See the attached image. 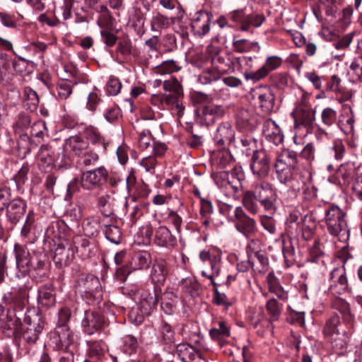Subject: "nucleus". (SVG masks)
I'll return each instance as SVG.
<instances>
[{
  "instance_id": "nucleus-1",
  "label": "nucleus",
  "mask_w": 362,
  "mask_h": 362,
  "mask_svg": "<svg viewBox=\"0 0 362 362\" xmlns=\"http://www.w3.org/2000/svg\"><path fill=\"white\" fill-rule=\"evenodd\" d=\"M108 177V171L104 166L83 171L79 177L74 178L68 184L66 196L71 197L81 189L93 191L101 188L106 183Z\"/></svg>"
},
{
  "instance_id": "nucleus-2",
  "label": "nucleus",
  "mask_w": 362,
  "mask_h": 362,
  "mask_svg": "<svg viewBox=\"0 0 362 362\" xmlns=\"http://www.w3.org/2000/svg\"><path fill=\"white\" fill-rule=\"evenodd\" d=\"M328 233L338 237L340 241H346L349 238L346 213L335 204L327 206L325 209L323 219Z\"/></svg>"
},
{
  "instance_id": "nucleus-3",
  "label": "nucleus",
  "mask_w": 362,
  "mask_h": 362,
  "mask_svg": "<svg viewBox=\"0 0 362 362\" xmlns=\"http://www.w3.org/2000/svg\"><path fill=\"white\" fill-rule=\"evenodd\" d=\"M194 100L202 104L197 110V120L202 124H212L226 113L225 108L221 105H214L213 98L208 95L197 93L194 95Z\"/></svg>"
},
{
  "instance_id": "nucleus-4",
  "label": "nucleus",
  "mask_w": 362,
  "mask_h": 362,
  "mask_svg": "<svg viewBox=\"0 0 362 362\" xmlns=\"http://www.w3.org/2000/svg\"><path fill=\"white\" fill-rule=\"evenodd\" d=\"M12 308L8 309L5 317L0 319V329L7 337L16 334L21 326V315L24 308V301L20 296H16L11 298Z\"/></svg>"
},
{
  "instance_id": "nucleus-5",
  "label": "nucleus",
  "mask_w": 362,
  "mask_h": 362,
  "mask_svg": "<svg viewBox=\"0 0 362 362\" xmlns=\"http://www.w3.org/2000/svg\"><path fill=\"white\" fill-rule=\"evenodd\" d=\"M37 165L41 171H49L57 161L65 164L68 161V156L63 152L62 148L57 147L54 142L43 144L40 146L37 153Z\"/></svg>"
},
{
  "instance_id": "nucleus-6",
  "label": "nucleus",
  "mask_w": 362,
  "mask_h": 362,
  "mask_svg": "<svg viewBox=\"0 0 362 362\" xmlns=\"http://www.w3.org/2000/svg\"><path fill=\"white\" fill-rule=\"evenodd\" d=\"M25 328L22 333L25 345L28 348L35 345L45 328V320L42 317L36 313L25 315Z\"/></svg>"
},
{
  "instance_id": "nucleus-7",
  "label": "nucleus",
  "mask_w": 362,
  "mask_h": 362,
  "mask_svg": "<svg viewBox=\"0 0 362 362\" xmlns=\"http://www.w3.org/2000/svg\"><path fill=\"white\" fill-rule=\"evenodd\" d=\"M31 123L30 116L22 112L18 115L16 121L13 124L14 132L20 135L18 148L23 156L30 152V138L27 134H23V132L30 129Z\"/></svg>"
},
{
  "instance_id": "nucleus-8",
  "label": "nucleus",
  "mask_w": 362,
  "mask_h": 362,
  "mask_svg": "<svg viewBox=\"0 0 362 362\" xmlns=\"http://www.w3.org/2000/svg\"><path fill=\"white\" fill-rule=\"evenodd\" d=\"M272 156L264 149L253 151L250 161L252 173L259 179L269 175L271 167Z\"/></svg>"
},
{
  "instance_id": "nucleus-9",
  "label": "nucleus",
  "mask_w": 362,
  "mask_h": 362,
  "mask_svg": "<svg viewBox=\"0 0 362 362\" xmlns=\"http://www.w3.org/2000/svg\"><path fill=\"white\" fill-rule=\"evenodd\" d=\"M345 262L341 267H336L329 274V291L334 296L342 295L351 291L346 276Z\"/></svg>"
},
{
  "instance_id": "nucleus-10",
  "label": "nucleus",
  "mask_w": 362,
  "mask_h": 362,
  "mask_svg": "<svg viewBox=\"0 0 362 362\" xmlns=\"http://www.w3.org/2000/svg\"><path fill=\"white\" fill-rule=\"evenodd\" d=\"M228 220L234 221L235 228L244 235L250 237L257 231L255 221L249 217L242 207H235L233 214H228Z\"/></svg>"
},
{
  "instance_id": "nucleus-11",
  "label": "nucleus",
  "mask_w": 362,
  "mask_h": 362,
  "mask_svg": "<svg viewBox=\"0 0 362 362\" xmlns=\"http://www.w3.org/2000/svg\"><path fill=\"white\" fill-rule=\"evenodd\" d=\"M14 254L17 269L16 276L25 277L29 274L33 267V258L26 246L16 243L14 245Z\"/></svg>"
},
{
  "instance_id": "nucleus-12",
  "label": "nucleus",
  "mask_w": 362,
  "mask_h": 362,
  "mask_svg": "<svg viewBox=\"0 0 362 362\" xmlns=\"http://www.w3.org/2000/svg\"><path fill=\"white\" fill-rule=\"evenodd\" d=\"M294 125L296 128L304 127L307 129L313 127L315 119V112L307 101H303L293 112Z\"/></svg>"
},
{
  "instance_id": "nucleus-13",
  "label": "nucleus",
  "mask_w": 362,
  "mask_h": 362,
  "mask_svg": "<svg viewBox=\"0 0 362 362\" xmlns=\"http://www.w3.org/2000/svg\"><path fill=\"white\" fill-rule=\"evenodd\" d=\"M81 325L84 332L91 335L100 332L105 327V320L100 312L88 310L84 312Z\"/></svg>"
},
{
  "instance_id": "nucleus-14",
  "label": "nucleus",
  "mask_w": 362,
  "mask_h": 362,
  "mask_svg": "<svg viewBox=\"0 0 362 362\" xmlns=\"http://www.w3.org/2000/svg\"><path fill=\"white\" fill-rule=\"evenodd\" d=\"M282 59L278 56H269L266 59L265 64L256 71H245L244 76L247 80L258 81L265 78L269 72L278 69L282 64Z\"/></svg>"
},
{
  "instance_id": "nucleus-15",
  "label": "nucleus",
  "mask_w": 362,
  "mask_h": 362,
  "mask_svg": "<svg viewBox=\"0 0 362 362\" xmlns=\"http://www.w3.org/2000/svg\"><path fill=\"white\" fill-rule=\"evenodd\" d=\"M257 197L266 211H275L277 208V194L269 183L257 184Z\"/></svg>"
},
{
  "instance_id": "nucleus-16",
  "label": "nucleus",
  "mask_w": 362,
  "mask_h": 362,
  "mask_svg": "<svg viewBox=\"0 0 362 362\" xmlns=\"http://www.w3.org/2000/svg\"><path fill=\"white\" fill-rule=\"evenodd\" d=\"M74 341V337L69 327H59L50 334V342L54 349L66 351Z\"/></svg>"
},
{
  "instance_id": "nucleus-17",
  "label": "nucleus",
  "mask_w": 362,
  "mask_h": 362,
  "mask_svg": "<svg viewBox=\"0 0 362 362\" xmlns=\"http://www.w3.org/2000/svg\"><path fill=\"white\" fill-rule=\"evenodd\" d=\"M213 18V15L206 11H198L192 23L191 28L195 35L202 37L206 35L210 30V25Z\"/></svg>"
},
{
  "instance_id": "nucleus-18",
  "label": "nucleus",
  "mask_w": 362,
  "mask_h": 362,
  "mask_svg": "<svg viewBox=\"0 0 362 362\" xmlns=\"http://www.w3.org/2000/svg\"><path fill=\"white\" fill-rule=\"evenodd\" d=\"M100 283L98 279L92 275H82L78 281V286L80 292L83 293V297L86 298L88 304L94 303L95 290Z\"/></svg>"
},
{
  "instance_id": "nucleus-19",
  "label": "nucleus",
  "mask_w": 362,
  "mask_h": 362,
  "mask_svg": "<svg viewBox=\"0 0 362 362\" xmlns=\"http://www.w3.org/2000/svg\"><path fill=\"white\" fill-rule=\"evenodd\" d=\"M259 245V241L258 240H252L250 242L247 246V258H249L251 262H253V258L255 257L259 265L255 264L254 272L264 273L265 272L266 267L268 265V258L264 252L258 250Z\"/></svg>"
},
{
  "instance_id": "nucleus-20",
  "label": "nucleus",
  "mask_w": 362,
  "mask_h": 362,
  "mask_svg": "<svg viewBox=\"0 0 362 362\" xmlns=\"http://www.w3.org/2000/svg\"><path fill=\"white\" fill-rule=\"evenodd\" d=\"M236 127L242 132H252L257 124L256 117L245 108H239L235 113Z\"/></svg>"
},
{
  "instance_id": "nucleus-21",
  "label": "nucleus",
  "mask_w": 362,
  "mask_h": 362,
  "mask_svg": "<svg viewBox=\"0 0 362 362\" xmlns=\"http://www.w3.org/2000/svg\"><path fill=\"white\" fill-rule=\"evenodd\" d=\"M88 148V143L80 136L75 135L65 140L62 151L68 157L69 153L79 157ZM69 160V158H68V160Z\"/></svg>"
},
{
  "instance_id": "nucleus-22",
  "label": "nucleus",
  "mask_w": 362,
  "mask_h": 362,
  "mask_svg": "<svg viewBox=\"0 0 362 362\" xmlns=\"http://www.w3.org/2000/svg\"><path fill=\"white\" fill-rule=\"evenodd\" d=\"M200 259L206 264H209L211 268V272L206 270L202 271V275L212 279L214 276H218L221 270V257L215 254H211L209 251L202 250L199 253Z\"/></svg>"
},
{
  "instance_id": "nucleus-23",
  "label": "nucleus",
  "mask_w": 362,
  "mask_h": 362,
  "mask_svg": "<svg viewBox=\"0 0 362 362\" xmlns=\"http://www.w3.org/2000/svg\"><path fill=\"white\" fill-rule=\"evenodd\" d=\"M26 202L20 197L12 199L6 206V218L12 223H16L24 215Z\"/></svg>"
},
{
  "instance_id": "nucleus-24",
  "label": "nucleus",
  "mask_w": 362,
  "mask_h": 362,
  "mask_svg": "<svg viewBox=\"0 0 362 362\" xmlns=\"http://www.w3.org/2000/svg\"><path fill=\"white\" fill-rule=\"evenodd\" d=\"M257 98L259 107L264 114L271 113L274 107V95L268 88H258L254 94Z\"/></svg>"
},
{
  "instance_id": "nucleus-25",
  "label": "nucleus",
  "mask_w": 362,
  "mask_h": 362,
  "mask_svg": "<svg viewBox=\"0 0 362 362\" xmlns=\"http://www.w3.org/2000/svg\"><path fill=\"white\" fill-rule=\"evenodd\" d=\"M235 140V132L228 122L219 124L214 135V141L219 146L230 144Z\"/></svg>"
},
{
  "instance_id": "nucleus-26",
  "label": "nucleus",
  "mask_w": 362,
  "mask_h": 362,
  "mask_svg": "<svg viewBox=\"0 0 362 362\" xmlns=\"http://www.w3.org/2000/svg\"><path fill=\"white\" fill-rule=\"evenodd\" d=\"M37 303L40 307L45 308L54 305L56 303L55 291L52 285L45 284L39 288Z\"/></svg>"
},
{
  "instance_id": "nucleus-27",
  "label": "nucleus",
  "mask_w": 362,
  "mask_h": 362,
  "mask_svg": "<svg viewBox=\"0 0 362 362\" xmlns=\"http://www.w3.org/2000/svg\"><path fill=\"white\" fill-rule=\"evenodd\" d=\"M74 256V251L71 247H66L62 244H59L54 250L53 260L55 264L59 267L69 265Z\"/></svg>"
},
{
  "instance_id": "nucleus-28",
  "label": "nucleus",
  "mask_w": 362,
  "mask_h": 362,
  "mask_svg": "<svg viewBox=\"0 0 362 362\" xmlns=\"http://www.w3.org/2000/svg\"><path fill=\"white\" fill-rule=\"evenodd\" d=\"M168 275L167 263L163 259H158L153 264L151 276L155 283L163 284Z\"/></svg>"
},
{
  "instance_id": "nucleus-29",
  "label": "nucleus",
  "mask_w": 362,
  "mask_h": 362,
  "mask_svg": "<svg viewBox=\"0 0 362 362\" xmlns=\"http://www.w3.org/2000/svg\"><path fill=\"white\" fill-rule=\"evenodd\" d=\"M155 243L161 247H168L174 245L176 239L167 227L161 226L155 231Z\"/></svg>"
},
{
  "instance_id": "nucleus-30",
  "label": "nucleus",
  "mask_w": 362,
  "mask_h": 362,
  "mask_svg": "<svg viewBox=\"0 0 362 362\" xmlns=\"http://www.w3.org/2000/svg\"><path fill=\"white\" fill-rule=\"evenodd\" d=\"M13 53L17 57V59H14L12 62L15 71L21 76H27L33 72L34 67L33 60L18 55L15 52Z\"/></svg>"
},
{
  "instance_id": "nucleus-31",
  "label": "nucleus",
  "mask_w": 362,
  "mask_h": 362,
  "mask_svg": "<svg viewBox=\"0 0 362 362\" xmlns=\"http://www.w3.org/2000/svg\"><path fill=\"white\" fill-rule=\"evenodd\" d=\"M158 301V294L155 290L152 292L145 291L141 295L140 308L144 313L150 315L156 308Z\"/></svg>"
},
{
  "instance_id": "nucleus-32",
  "label": "nucleus",
  "mask_w": 362,
  "mask_h": 362,
  "mask_svg": "<svg viewBox=\"0 0 362 362\" xmlns=\"http://www.w3.org/2000/svg\"><path fill=\"white\" fill-rule=\"evenodd\" d=\"M87 355L93 360L100 361L105 355L106 346L102 341H87Z\"/></svg>"
},
{
  "instance_id": "nucleus-33",
  "label": "nucleus",
  "mask_w": 362,
  "mask_h": 362,
  "mask_svg": "<svg viewBox=\"0 0 362 362\" xmlns=\"http://www.w3.org/2000/svg\"><path fill=\"white\" fill-rule=\"evenodd\" d=\"M353 165L348 162L341 163L335 173V181L334 182L339 185H345L349 183L353 177Z\"/></svg>"
},
{
  "instance_id": "nucleus-34",
  "label": "nucleus",
  "mask_w": 362,
  "mask_h": 362,
  "mask_svg": "<svg viewBox=\"0 0 362 362\" xmlns=\"http://www.w3.org/2000/svg\"><path fill=\"white\" fill-rule=\"evenodd\" d=\"M257 185L253 190H249L245 192L243 197V203L244 206L253 214H256L259 211V198L257 197Z\"/></svg>"
},
{
  "instance_id": "nucleus-35",
  "label": "nucleus",
  "mask_w": 362,
  "mask_h": 362,
  "mask_svg": "<svg viewBox=\"0 0 362 362\" xmlns=\"http://www.w3.org/2000/svg\"><path fill=\"white\" fill-rule=\"evenodd\" d=\"M47 45L40 41H33L24 47L28 52V58L31 60L33 59H42L43 54L46 51Z\"/></svg>"
},
{
  "instance_id": "nucleus-36",
  "label": "nucleus",
  "mask_w": 362,
  "mask_h": 362,
  "mask_svg": "<svg viewBox=\"0 0 362 362\" xmlns=\"http://www.w3.org/2000/svg\"><path fill=\"white\" fill-rule=\"evenodd\" d=\"M333 307L341 314L344 321L351 325L354 317L351 312L350 305L344 299L337 298L333 302Z\"/></svg>"
},
{
  "instance_id": "nucleus-37",
  "label": "nucleus",
  "mask_w": 362,
  "mask_h": 362,
  "mask_svg": "<svg viewBox=\"0 0 362 362\" xmlns=\"http://www.w3.org/2000/svg\"><path fill=\"white\" fill-rule=\"evenodd\" d=\"M275 163L296 168L298 154L294 151L284 149L277 156Z\"/></svg>"
},
{
  "instance_id": "nucleus-38",
  "label": "nucleus",
  "mask_w": 362,
  "mask_h": 362,
  "mask_svg": "<svg viewBox=\"0 0 362 362\" xmlns=\"http://www.w3.org/2000/svg\"><path fill=\"white\" fill-rule=\"evenodd\" d=\"M173 23V18H168L160 13H155L151 20V29L159 31L168 28Z\"/></svg>"
},
{
  "instance_id": "nucleus-39",
  "label": "nucleus",
  "mask_w": 362,
  "mask_h": 362,
  "mask_svg": "<svg viewBox=\"0 0 362 362\" xmlns=\"http://www.w3.org/2000/svg\"><path fill=\"white\" fill-rule=\"evenodd\" d=\"M277 179L281 182L286 184L293 179L294 173L296 170L295 168H291L287 165H282L281 164L274 165Z\"/></svg>"
},
{
  "instance_id": "nucleus-40",
  "label": "nucleus",
  "mask_w": 362,
  "mask_h": 362,
  "mask_svg": "<svg viewBox=\"0 0 362 362\" xmlns=\"http://www.w3.org/2000/svg\"><path fill=\"white\" fill-rule=\"evenodd\" d=\"M39 97L37 93L30 88L26 87L24 90V106L30 112L37 110L39 105Z\"/></svg>"
},
{
  "instance_id": "nucleus-41",
  "label": "nucleus",
  "mask_w": 362,
  "mask_h": 362,
  "mask_svg": "<svg viewBox=\"0 0 362 362\" xmlns=\"http://www.w3.org/2000/svg\"><path fill=\"white\" fill-rule=\"evenodd\" d=\"M341 325L339 317L337 315L331 316L326 322L323 333L327 337H333L334 334H339V327Z\"/></svg>"
},
{
  "instance_id": "nucleus-42",
  "label": "nucleus",
  "mask_w": 362,
  "mask_h": 362,
  "mask_svg": "<svg viewBox=\"0 0 362 362\" xmlns=\"http://www.w3.org/2000/svg\"><path fill=\"white\" fill-rule=\"evenodd\" d=\"M74 243L76 252L79 254L81 258L86 259L90 257V241L88 239L77 236L74 238Z\"/></svg>"
},
{
  "instance_id": "nucleus-43",
  "label": "nucleus",
  "mask_w": 362,
  "mask_h": 362,
  "mask_svg": "<svg viewBox=\"0 0 362 362\" xmlns=\"http://www.w3.org/2000/svg\"><path fill=\"white\" fill-rule=\"evenodd\" d=\"M99 160V156L94 151L88 148L85 152L78 157L77 163L79 166L87 168L95 165Z\"/></svg>"
},
{
  "instance_id": "nucleus-44",
  "label": "nucleus",
  "mask_w": 362,
  "mask_h": 362,
  "mask_svg": "<svg viewBox=\"0 0 362 362\" xmlns=\"http://www.w3.org/2000/svg\"><path fill=\"white\" fill-rule=\"evenodd\" d=\"M151 262V254L148 252H140L134 255L132 259V264L135 269H143L149 267Z\"/></svg>"
},
{
  "instance_id": "nucleus-45",
  "label": "nucleus",
  "mask_w": 362,
  "mask_h": 362,
  "mask_svg": "<svg viewBox=\"0 0 362 362\" xmlns=\"http://www.w3.org/2000/svg\"><path fill=\"white\" fill-rule=\"evenodd\" d=\"M354 115L351 109L349 107V112L341 116V119L340 120L341 129L346 134H351L354 131Z\"/></svg>"
},
{
  "instance_id": "nucleus-46",
  "label": "nucleus",
  "mask_w": 362,
  "mask_h": 362,
  "mask_svg": "<svg viewBox=\"0 0 362 362\" xmlns=\"http://www.w3.org/2000/svg\"><path fill=\"white\" fill-rule=\"evenodd\" d=\"M329 150L334 159L338 161L345 158L348 153L346 145L340 139L334 140Z\"/></svg>"
},
{
  "instance_id": "nucleus-47",
  "label": "nucleus",
  "mask_w": 362,
  "mask_h": 362,
  "mask_svg": "<svg viewBox=\"0 0 362 362\" xmlns=\"http://www.w3.org/2000/svg\"><path fill=\"white\" fill-rule=\"evenodd\" d=\"M266 309L270 315L271 321H276L279 320L282 311V306L275 298H271L267 300Z\"/></svg>"
},
{
  "instance_id": "nucleus-48",
  "label": "nucleus",
  "mask_w": 362,
  "mask_h": 362,
  "mask_svg": "<svg viewBox=\"0 0 362 362\" xmlns=\"http://www.w3.org/2000/svg\"><path fill=\"white\" fill-rule=\"evenodd\" d=\"M160 336L165 344H171L175 341V332L172 326L165 321H163L160 327Z\"/></svg>"
},
{
  "instance_id": "nucleus-49",
  "label": "nucleus",
  "mask_w": 362,
  "mask_h": 362,
  "mask_svg": "<svg viewBox=\"0 0 362 362\" xmlns=\"http://www.w3.org/2000/svg\"><path fill=\"white\" fill-rule=\"evenodd\" d=\"M83 230L86 236H95L99 233V223L93 218H86L83 223Z\"/></svg>"
},
{
  "instance_id": "nucleus-50",
  "label": "nucleus",
  "mask_w": 362,
  "mask_h": 362,
  "mask_svg": "<svg viewBox=\"0 0 362 362\" xmlns=\"http://www.w3.org/2000/svg\"><path fill=\"white\" fill-rule=\"evenodd\" d=\"M110 201L111 196L108 194H103L98 199V206L105 216H110L113 214Z\"/></svg>"
},
{
  "instance_id": "nucleus-51",
  "label": "nucleus",
  "mask_w": 362,
  "mask_h": 362,
  "mask_svg": "<svg viewBox=\"0 0 362 362\" xmlns=\"http://www.w3.org/2000/svg\"><path fill=\"white\" fill-rule=\"evenodd\" d=\"M73 83L68 80H62L59 82L57 91L58 98L61 100L67 99L72 93Z\"/></svg>"
},
{
  "instance_id": "nucleus-52",
  "label": "nucleus",
  "mask_w": 362,
  "mask_h": 362,
  "mask_svg": "<svg viewBox=\"0 0 362 362\" xmlns=\"http://www.w3.org/2000/svg\"><path fill=\"white\" fill-rule=\"evenodd\" d=\"M105 237L110 242L119 244L122 240L121 231L119 227L115 225L105 226L104 230Z\"/></svg>"
},
{
  "instance_id": "nucleus-53",
  "label": "nucleus",
  "mask_w": 362,
  "mask_h": 362,
  "mask_svg": "<svg viewBox=\"0 0 362 362\" xmlns=\"http://www.w3.org/2000/svg\"><path fill=\"white\" fill-rule=\"evenodd\" d=\"M217 325L218 327H215L210 329L209 334L211 338L220 340L222 338L229 336L230 331L224 322L220 321L218 322Z\"/></svg>"
},
{
  "instance_id": "nucleus-54",
  "label": "nucleus",
  "mask_w": 362,
  "mask_h": 362,
  "mask_svg": "<svg viewBox=\"0 0 362 362\" xmlns=\"http://www.w3.org/2000/svg\"><path fill=\"white\" fill-rule=\"evenodd\" d=\"M270 82L272 86L283 90L288 86V76L286 73H275L270 76Z\"/></svg>"
},
{
  "instance_id": "nucleus-55",
  "label": "nucleus",
  "mask_w": 362,
  "mask_h": 362,
  "mask_svg": "<svg viewBox=\"0 0 362 362\" xmlns=\"http://www.w3.org/2000/svg\"><path fill=\"white\" fill-rule=\"evenodd\" d=\"M180 69V66H179L174 60H168L156 66V73L163 75L170 74L172 72L179 71Z\"/></svg>"
},
{
  "instance_id": "nucleus-56",
  "label": "nucleus",
  "mask_w": 362,
  "mask_h": 362,
  "mask_svg": "<svg viewBox=\"0 0 362 362\" xmlns=\"http://www.w3.org/2000/svg\"><path fill=\"white\" fill-rule=\"evenodd\" d=\"M265 18L262 14H250L247 16V20L244 25L240 26V30L246 31L250 26L259 27L264 21Z\"/></svg>"
},
{
  "instance_id": "nucleus-57",
  "label": "nucleus",
  "mask_w": 362,
  "mask_h": 362,
  "mask_svg": "<svg viewBox=\"0 0 362 362\" xmlns=\"http://www.w3.org/2000/svg\"><path fill=\"white\" fill-rule=\"evenodd\" d=\"M317 150L313 143H308L300 153V157L305 159L308 163H312L316 156Z\"/></svg>"
},
{
  "instance_id": "nucleus-58",
  "label": "nucleus",
  "mask_w": 362,
  "mask_h": 362,
  "mask_svg": "<svg viewBox=\"0 0 362 362\" xmlns=\"http://www.w3.org/2000/svg\"><path fill=\"white\" fill-rule=\"evenodd\" d=\"M321 118L322 123L329 127L337 120V111L332 107H326L322 111Z\"/></svg>"
},
{
  "instance_id": "nucleus-59",
  "label": "nucleus",
  "mask_w": 362,
  "mask_h": 362,
  "mask_svg": "<svg viewBox=\"0 0 362 362\" xmlns=\"http://www.w3.org/2000/svg\"><path fill=\"white\" fill-rule=\"evenodd\" d=\"M122 83L119 78L115 76H110L107 84L106 91L110 95H117L121 90Z\"/></svg>"
},
{
  "instance_id": "nucleus-60",
  "label": "nucleus",
  "mask_w": 362,
  "mask_h": 362,
  "mask_svg": "<svg viewBox=\"0 0 362 362\" xmlns=\"http://www.w3.org/2000/svg\"><path fill=\"white\" fill-rule=\"evenodd\" d=\"M148 315V313H144L140 307L133 308L129 312L128 317L134 325H139L144 321V316Z\"/></svg>"
},
{
  "instance_id": "nucleus-61",
  "label": "nucleus",
  "mask_w": 362,
  "mask_h": 362,
  "mask_svg": "<svg viewBox=\"0 0 362 362\" xmlns=\"http://www.w3.org/2000/svg\"><path fill=\"white\" fill-rule=\"evenodd\" d=\"M30 133L31 136L42 138L47 130L45 122L42 120L35 121L30 125Z\"/></svg>"
},
{
  "instance_id": "nucleus-62",
  "label": "nucleus",
  "mask_w": 362,
  "mask_h": 362,
  "mask_svg": "<svg viewBox=\"0 0 362 362\" xmlns=\"http://www.w3.org/2000/svg\"><path fill=\"white\" fill-rule=\"evenodd\" d=\"M163 89L166 91L174 92L178 95L181 92L182 86L177 78L171 77L168 80H165L163 83Z\"/></svg>"
},
{
  "instance_id": "nucleus-63",
  "label": "nucleus",
  "mask_w": 362,
  "mask_h": 362,
  "mask_svg": "<svg viewBox=\"0 0 362 362\" xmlns=\"http://www.w3.org/2000/svg\"><path fill=\"white\" fill-rule=\"evenodd\" d=\"M138 347L136 337L132 335H127L124 337V351L128 354L134 353Z\"/></svg>"
},
{
  "instance_id": "nucleus-64",
  "label": "nucleus",
  "mask_w": 362,
  "mask_h": 362,
  "mask_svg": "<svg viewBox=\"0 0 362 362\" xmlns=\"http://www.w3.org/2000/svg\"><path fill=\"white\" fill-rule=\"evenodd\" d=\"M88 139L94 144H102L103 149L106 150L107 143H106L104 139L102 137L99 132L95 129H90L86 132Z\"/></svg>"
}]
</instances>
